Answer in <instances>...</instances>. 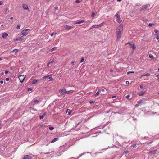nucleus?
I'll list each match as a JSON object with an SVG mask.
<instances>
[{"label": "nucleus", "mask_w": 159, "mask_h": 159, "mask_svg": "<svg viewBox=\"0 0 159 159\" xmlns=\"http://www.w3.org/2000/svg\"><path fill=\"white\" fill-rule=\"evenodd\" d=\"M140 87L141 88H142L143 87V85L142 84V85H141L140 86Z\"/></svg>", "instance_id": "nucleus-49"}, {"label": "nucleus", "mask_w": 159, "mask_h": 159, "mask_svg": "<svg viewBox=\"0 0 159 159\" xmlns=\"http://www.w3.org/2000/svg\"><path fill=\"white\" fill-rule=\"evenodd\" d=\"M134 73V71H129L128 72H127V74H128L130 73Z\"/></svg>", "instance_id": "nucleus-38"}, {"label": "nucleus", "mask_w": 159, "mask_h": 159, "mask_svg": "<svg viewBox=\"0 0 159 159\" xmlns=\"http://www.w3.org/2000/svg\"><path fill=\"white\" fill-rule=\"evenodd\" d=\"M54 61V60L53 59L51 62H49L50 63V64H52Z\"/></svg>", "instance_id": "nucleus-35"}, {"label": "nucleus", "mask_w": 159, "mask_h": 159, "mask_svg": "<svg viewBox=\"0 0 159 159\" xmlns=\"http://www.w3.org/2000/svg\"><path fill=\"white\" fill-rule=\"evenodd\" d=\"M48 79L49 80V81L53 80V78L52 76L49 77Z\"/></svg>", "instance_id": "nucleus-31"}, {"label": "nucleus", "mask_w": 159, "mask_h": 159, "mask_svg": "<svg viewBox=\"0 0 159 159\" xmlns=\"http://www.w3.org/2000/svg\"><path fill=\"white\" fill-rule=\"evenodd\" d=\"M13 19V17H10V19L11 20H12Z\"/></svg>", "instance_id": "nucleus-64"}, {"label": "nucleus", "mask_w": 159, "mask_h": 159, "mask_svg": "<svg viewBox=\"0 0 159 159\" xmlns=\"http://www.w3.org/2000/svg\"><path fill=\"white\" fill-rule=\"evenodd\" d=\"M116 20L118 22L120 23L122 20L120 18V15L118 14H117L116 16Z\"/></svg>", "instance_id": "nucleus-5"}, {"label": "nucleus", "mask_w": 159, "mask_h": 159, "mask_svg": "<svg viewBox=\"0 0 159 159\" xmlns=\"http://www.w3.org/2000/svg\"><path fill=\"white\" fill-rule=\"evenodd\" d=\"M25 78V77L24 75H20L18 77L20 80V82L21 83H22L23 82Z\"/></svg>", "instance_id": "nucleus-3"}, {"label": "nucleus", "mask_w": 159, "mask_h": 159, "mask_svg": "<svg viewBox=\"0 0 159 159\" xmlns=\"http://www.w3.org/2000/svg\"><path fill=\"white\" fill-rule=\"evenodd\" d=\"M22 7L25 10H28L29 9L28 6L26 4H23L22 5Z\"/></svg>", "instance_id": "nucleus-13"}, {"label": "nucleus", "mask_w": 159, "mask_h": 159, "mask_svg": "<svg viewBox=\"0 0 159 159\" xmlns=\"http://www.w3.org/2000/svg\"><path fill=\"white\" fill-rule=\"evenodd\" d=\"M37 80H36V79H34L32 82V84H36L37 83Z\"/></svg>", "instance_id": "nucleus-23"}, {"label": "nucleus", "mask_w": 159, "mask_h": 159, "mask_svg": "<svg viewBox=\"0 0 159 159\" xmlns=\"http://www.w3.org/2000/svg\"><path fill=\"white\" fill-rule=\"evenodd\" d=\"M32 157L30 155H26L24 156L23 159H31Z\"/></svg>", "instance_id": "nucleus-8"}, {"label": "nucleus", "mask_w": 159, "mask_h": 159, "mask_svg": "<svg viewBox=\"0 0 159 159\" xmlns=\"http://www.w3.org/2000/svg\"><path fill=\"white\" fill-rule=\"evenodd\" d=\"M8 35V34L6 33H2V37L3 39L6 38Z\"/></svg>", "instance_id": "nucleus-9"}, {"label": "nucleus", "mask_w": 159, "mask_h": 159, "mask_svg": "<svg viewBox=\"0 0 159 159\" xmlns=\"http://www.w3.org/2000/svg\"><path fill=\"white\" fill-rule=\"evenodd\" d=\"M145 91H141L140 92H138V94L140 96H142L145 93Z\"/></svg>", "instance_id": "nucleus-14"}, {"label": "nucleus", "mask_w": 159, "mask_h": 159, "mask_svg": "<svg viewBox=\"0 0 159 159\" xmlns=\"http://www.w3.org/2000/svg\"><path fill=\"white\" fill-rule=\"evenodd\" d=\"M24 39H23L19 37L18 38H16V41H22Z\"/></svg>", "instance_id": "nucleus-20"}, {"label": "nucleus", "mask_w": 159, "mask_h": 159, "mask_svg": "<svg viewBox=\"0 0 159 159\" xmlns=\"http://www.w3.org/2000/svg\"><path fill=\"white\" fill-rule=\"evenodd\" d=\"M95 13L94 12H92V15H91V17H93L95 15Z\"/></svg>", "instance_id": "nucleus-42"}, {"label": "nucleus", "mask_w": 159, "mask_h": 159, "mask_svg": "<svg viewBox=\"0 0 159 159\" xmlns=\"http://www.w3.org/2000/svg\"><path fill=\"white\" fill-rule=\"evenodd\" d=\"M157 77L158 79L159 80V75H157L156 76Z\"/></svg>", "instance_id": "nucleus-60"}, {"label": "nucleus", "mask_w": 159, "mask_h": 159, "mask_svg": "<svg viewBox=\"0 0 159 159\" xmlns=\"http://www.w3.org/2000/svg\"><path fill=\"white\" fill-rule=\"evenodd\" d=\"M103 23H104V22H103V23H101L100 24H99L98 25H94V26L95 28H98V27H101L102 26H103Z\"/></svg>", "instance_id": "nucleus-11"}, {"label": "nucleus", "mask_w": 159, "mask_h": 159, "mask_svg": "<svg viewBox=\"0 0 159 159\" xmlns=\"http://www.w3.org/2000/svg\"><path fill=\"white\" fill-rule=\"evenodd\" d=\"M58 139L57 138H54L51 142V143H53L57 141Z\"/></svg>", "instance_id": "nucleus-16"}, {"label": "nucleus", "mask_w": 159, "mask_h": 159, "mask_svg": "<svg viewBox=\"0 0 159 159\" xmlns=\"http://www.w3.org/2000/svg\"><path fill=\"white\" fill-rule=\"evenodd\" d=\"M18 35L19 36V37L20 38H22V37H23L24 36H25L23 34L21 33L20 34H19Z\"/></svg>", "instance_id": "nucleus-26"}, {"label": "nucleus", "mask_w": 159, "mask_h": 159, "mask_svg": "<svg viewBox=\"0 0 159 159\" xmlns=\"http://www.w3.org/2000/svg\"><path fill=\"white\" fill-rule=\"evenodd\" d=\"M157 150H154L150 151L149 152V153H152L153 154H155L156 153Z\"/></svg>", "instance_id": "nucleus-15"}, {"label": "nucleus", "mask_w": 159, "mask_h": 159, "mask_svg": "<svg viewBox=\"0 0 159 159\" xmlns=\"http://www.w3.org/2000/svg\"><path fill=\"white\" fill-rule=\"evenodd\" d=\"M39 101L38 100L35 99L33 100V102L35 103V104H37L39 103Z\"/></svg>", "instance_id": "nucleus-21"}, {"label": "nucleus", "mask_w": 159, "mask_h": 159, "mask_svg": "<svg viewBox=\"0 0 159 159\" xmlns=\"http://www.w3.org/2000/svg\"><path fill=\"white\" fill-rule=\"evenodd\" d=\"M0 83L1 84H3V81H2V80H1L0 81Z\"/></svg>", "instance_id": "nucleus-56"}, {"label": "nucleus", "mask_w": 159, "mask_h": 159, "mask_svg": "<svg viewBox=\"0 0 159 159\" xmlns=\"http://www.w3.org/2000/svg\"><path fill=\"white\" fill-rule=\"evenodd\" d=\"M71 112V111L70 109H68L66 111V113H67L68 115H69L70 114Z\"/></svg>", "instance_id": "nucleus-24"}, {"label": "nucleus", "mask_w": 159, "mask_h": 159, "mask_svg": "<svg viewBox=\"0 0 159 159\" xmlns=\"http://www.w3.org/2000/svg\"><path fill=\"white\" fill-rule=\"evenodd\" d=\"M32 90V88H28V90H27L28 91H31Z\"/></svg>", "instance_id": "nucleus-37"}, {"label": "nucleus", "mask_w": 159, "mask_h": 159, "mask_svg": "<svg viewBox=\"0 0 159 159\" xmlns=\"http://www.w3.org/2000/svg\"><path fill=\"white\" fill-rule=\"evenodd\" d=\"M93 102V101H90V103L91 104H92Z\"/></svg>", "instance_id": "nucleus-61"}, {"label": "nucleus", "mask_w": 159, "mask_h": 159, "mask_svg": "<svg viewBox=\"0 0 159 159\" xmlns=\"http://www.w3.org/2000/svg\"><path fill=\"white\" fill-rule=\"evenodd\" d=\"M154 25V24L152 23H150L149 24V26L150 27V26H151L152 25Z\"/></svg>", "instance_id": "nucleus-36"}, {"label": "nucleus", "mask_w": 159, "mask_h": 159, "mask_svg": "<svg viewBox=\"0 0 159 159\" xmlns=\"http://www.w3.org/2000/svg\"><path fill=\"white\" fill-rule=\"evenodd\" d=\"M85 21V20H82L80 21H76L75 22V24H80L84 22Z\"/></svg>", "instance_id": "nucleus-12"}, {"label": "nucleus", "mask_w": 159, "mask_h": 159, "mask_svg": "<svg viewBox=\"0 0 159 159\" xmlns=\"http://www.w3.org/2000/svg\"><path fill=\"white\" fill-rule=\"evenodd\" d=\"M84 61V58L82 57L81 59V60L80 61V62H81V63L83 62Z\"/></svg>", "instance_id": "nucleus-34"}, {"label": "nucleus", "mask_w": 159, "mask_h": 159, "mask_svg": "<svg viewBox=\"0 0 159 159\" xmlns=\"http://www.w3.org/2000/svg\"><path fill=\"white\" fill-rule=\"evenodd\" d=\"M49 64H50V63L49 62H48L47 64V66L48 67H49Z\"/></svg>", "instance_id": "nucleus-53"}, {"label": "nucleus", "mask_w": 159, "mask_h": 159, "mask_svg": "<svg viewBox=\"0 0 159 159\" xmlns=\"http://www.w3.org/2000/svg\"><path fill=\"white\" fill-rule=\"evenodd\" d=\"M132 146L134 148H136L137 147L136 145V144H134Z\"/></svg>", "instance_id": "nucleus-45"}, {"label": "nucleus", "mask_w": 159, "mask_h": 159, "mask_svg": "<svg viewBox=\"0 0 159 159\" xmlns=\"http://www.w3.org/2000/svg\"><path fill=\"white\" fill-rule=\"evenodd\" d=\"M123 26L119 25L116 30V36L117 40H119L121 37L123 31Z\"/></svg>", "instance_id": "nucleus-1"}, {"label": "nucleus", "mask_w": 159, "mask_h": 159, "mask_svg": "<svg viewBox=\"0 0 159 159\" xmlns=\"http://www.w3.org/2000/svg\"><path fill=\"white\" fill-rule=\"evenodd\" d=\"M142 101L141 100H139L137 102V104L138 105H140L141 103L142 102Z\"/></svg>", "instance_id": "nucleus-27"}, {"label": "nucleus", "mask_w": 159, "mask_h": 159, "mask_svg": "<svg viewBox=\"0 0 159 159\" xmlns=\"http://www.w3.org/2000/svg\"><path fill=\"white\" fill-rule=\"evenodd\" d=\"M150 4H147L145 5H143L140 8V11H142L150 7Z\"/></svg>", "instance_id": "nucleus-2"}, {"label": "nucleus", "mask_w": 159, "mask_h": 159, "mask_svg": "<svg viewBox=\"0 0 159 159\" xmlns=\"http://www.w3.org/2000/svg\"><path fill=\"white\" fill-rule=\"evenodd\" d=\"M144 139L146 140H148V137H144Z\"/></svg>", "instance_id": "nucleus-57"}, {"label": "nucleus", "mask_w": 159, "mask_h": 159, "mask_svg": "<svg viewBox=\"0 0 159 159\" xmlns=\"http://www.w3.org/2000/svg\"><path fill=\"white\" fill-rule=\"evenodd\" d=\"M124 152L125 153H129V151L127 150H125L124 151Z\"/></svg>", "instance_id": "nucleus-40"}, {"label": "nucleus", "mask_w": 159, "mask_h": 159, "mask_svg": "<svg viewBox=\"0 0 159 159\" xmlns=\"http://www.w3.org/2000/svg\"><path fill=\"white\" fill-rule=\"evenodd\" d=\"M20 27V24H19L16 27V29H19Z\"/></svg>", "instance_id": "nucleus-33"}, {"label": "nucleus", "mask_w": 159, "mask_h": 159, "mask_svg": "<svg viewBox=\"0 0 159 159\" xmlns=\"http://www.w3.org/2000/svg\"><path fill=\"white\" fill-rule=\"evenodd\" d=\"M47 114V113L46 112H45L44 113H43V114H42V115H40L39 116V118L40 119H43L45 116Z\"/></svg>", "instance_id": "nucleus-10"}, {"label": "nucleus", "mask_w": 159, "mask_h": 159, "mask_svg": "<svg viewBox=\"0 0 159 159\" xmlns=\"http://www.w3.org/2000/svg\"><path fill=\"white\" fill-rule=\"evenodd\" d=\"M49 153H50L49 152H47L46 153H45V154H49Z\"/></svg>", "instance_id": "nucleus-62"}, {"label": "nucleus", "mask_w": 159, "mask_h": 159, "mask_svg": "<svg viewBox=\"0 0 159 159\" xmlns=\"http://www.w3.org/2000/svg\"><path fill=\"white\" fill-rule=\"evenodd\" d=\"M74 63H75V62L74 61H73V62H71V64H72L73 65L74 64Z\"/></svg>", "instance_id": "nucleus-58"}, {"label": "nucleus", "mask_w": 159, "mask_h": 159, "mask_svg": "<svg viewBox=\"0 0 159 159\" xmlns=\"http://www.w3.org/2000/svg\"><path fill=\"white\" fill-rule=\"evenodd\" d=\"M57 34L55 33V34L54 33H53L51 34V36H53L54 35H56Z\"/></svg>", "instance_id": "nucleus-41"}, {"label": "nucleus", "mask_w": 159, "mask_h": 159, "mask_svg": "<svg viewBox=\"0 0 159 159\" xmlns=\"http://www.w3.org/2000/svg\"><path fill=\"white\" fill-rule=\"evenodd\" d=\"M7 10H8V9H6V10H5V12H6L7 11Z\"/></svg>", "instance_id": "nucleus-63"}, {"label": "nucleus", "mask_w": 159, "mask_h": 159, "mask_svg": "<svg viewBox=\"0 0 159 159\" xmlns=\"http://www.w3.org/2000/svg\"><path fill=\"white\" fill-rule=\"evenodd\" d=\"M156 39H157V40H159V35L157 36L156 37Z\"/></svg>", "instance_id": "nucleus-48"}, {"label": "nucleus", "mask_w": 159, "mask_h": 159, "mask_svg": "<svg viewBox=\"0 0 159 159\" xmlns=\"http://www.w3.org/2000/svg\"><path fill=\"white\" fill-rule=\"evenodd\" d=\"M126 83L127 84H129V82L128 81H126Z\"/></svg>", "instance_id": "nucleus-52"}, {"label": "nucleus", "mask_w": 159, "mask_h": 159, "mask_svg": "<svg viewBox=\"0 0 159 159\" xmlns=\"http://www.w3.org/2000/svg\"><path fill=\"white\" fill-rule=\"evenodd\" d=\"M29 30V29H24L22 31V33L23 34V35H24V36H25L28 34V33L27 32V31Z\"/></svg>", "instance_id": "nucleus-7"}, {"label": "nucleus", "mask_w": 159, "mask_h": 159, "mask_svg": "<svg viewBox=\"0 0 159 159\" xmlns=\"http://www.w3.org/2000/svg\"><path fill=\"white\" fill-rule=\"evenodd\" d=\"M65 28L67 29H70L72 28V27L68 25H66L65 26Z\"/></svg>", "instance_id": "nucleus-19"}, {"label": "nucleus", "mask_w": 159, "mask_h": 159, "mask_svg": "<svg viewBox=\"0 0 159 159\" xmlns=\"http://www.w3.org/2000/svg\"><path fill=\"white\" fill-rule=\"evenodd\" d=\"M127 44H129L131 46V48H132L133 49H135L136 48V47L134 43L132 42H128Z\"/></svg>", "instance_id": "nucleus-4"}, {"label": "nucleus", "mask_w": 159, "mask_h": 159, "mask_svg": "<svg viewBox=\"0 0 159 159\" xmlns=\"http://www.w3.org/2000/svg\"><path fill=\"white\" fill-rule=\"evenodd\" d=\"M116 97V96H112L111 97H110V98H115Z\"/></svg>", "instance_id": "nucleus-54"}, {"label": "nucleus", "mask_w": 159, "mask_h": 159, "mask_svg": "<svg viewBox=\"0 0 159 159\" xmlns=\"http://www.w3.org/2000/svg\"><path fill=\"white\" fill-rule=\"evenodd\" d=\"M75 2L77 3H79L80 2V1L79 0H76Z\"/></svg>", "instance_id": "nucleus-43"}, {"label": "nucleus", "mask_w": 159, "mask_h": 159, "mask_svg": "<svg viewBox=\"0 0 159 159\" xmlns=\"http://www.w3.org/2000/svg\"><path fill=\"white\" fill-rule=\"evenodd\" d=\"M9 80V79L8 78H6V80L7 81H8Z\"/></svg>", "instance_id": "nucleus-44"}, {"label": "nucleus", "mask_w": 159, "mask_h": 159, "mask_svg": "<svg viewBox=\"0 0 159 159\" xmlns=\"http://www.w3.org/2000/svg\"><path fill=\"white\" fill-rule=\"evenodd\" d=\"M99 94V92H97L95 94V96H97Z\"/></svg>", "instance_id": "nucleus-39"}, {"label": "nucleus", "mask_w": 159, "mask_h": 159, "mask_svg": "<svg viewBox=\"0 0 159 159\" xmlns=\"http://www.w3.org/2000/svg\"><path fill=\"white\" fill-rule=\"evenodd\" d=\"M19 51V50L18 49H15L13 50V51H12V52H14L15 53H17Z\"/></svg>", "instance_id": "nucleus-18"}, {"label": "nucleus", "mask_w": 159, "mask_h": 159, "mask_svg": "<svg viewBox=\"0 0 159 159\" xmlns=\"http://www.w3.org/2000/svg\"><path fill=\"white\" fill-rule=\"evenodd\" d=\"M3 2L2 1H0V5H2L3 4Z\"/></svg>", "instance_id": "nucleus-46"}, {"label": "nucleus", "mask_w": 159, "mask_h": 159, "mask_svg": "<svg viewBox=\"0 0 159 159\" xmlns=\"http://www.w3.org/2000/svg\"><path fill=\"white\" fill-rule=\"evenodd\" d=\"M105 89H102L101 90V91L102 92H104L105 90Z\"/></svg>", "instance_id": "nucleus-59"}, {"label": "nucleus", "mask_w": 159, "mask_h": 159, "mask_svg": "<svg viewBox=\"0 0 159 159\" xmlns=\"http://www.w3.org/2000/svg\"><path fill=\"white\" fill-rule=\"evenodd\" d=\"M149 58L151 59H154V57L151 54H150L149 55Z\"/></svg>", "instance_id": "nucleus-25"}, {"label": "nucleus", "mask_w": 159, "mask_h": 159, "mask_svg": "<svg viewBox=\"0 0 159 159\" xmlns=\"http://www.w3.org/2000/svg\"><path fill=\"white\" fill-rule=\"evenodd\" d=\"M150 75V73H147L146 74H145V75H143L141 76V78H142L144 76H149Z\"/></svg>", "instance_id": "nucleus-22"}, {"label": "nucleus", "mask_w": 159, "mask_h": 159, "mask_svg": "<svg viewBox=\"0 0 159 159\" xmlns=\"http://www.w3.org/2000/svg\"><path fill=\"white\" fill-rule=\"evenodd\" d=\"M50 130H52L54 129V128L52 126H51L49 128Z\"/></svg>", "instance_id": "nucleus-29"}, {"label": "nucleus", "mask_w": 159, "mask_h": 159, "mask_svg": "<svg viewBox=\"0 0 159 159\" xmlns=\"http://www.w3.org/2000/svg\"><path fill=\"white\" fill-rule=\"evenodd\" d=\"M57 47H53V48H52V49H50V51L51 52H53L54 51L57 49Z\"/></svg>", "instance_id": "nucleus-17"}, {"label": "nucleus", "mask_w": 159, "mask_h": 159, "mask_svg": "<svg viewBox=\"0 0 159 159\" xmlns=\"http://www.w3.org/2000/svg\"><path fill=\"white\" fill-rule=\"evenodd\" d=\"M60 92L61 94H67V91L64 89L60 90Z\"/></svg>", "instance_id": "nucleus-6"}, {"label": "nucleus", "mask_w": 159, "mask_h": 159, "mask_svg": "<svg viewBox=\"0 0 159 159\" xmlns=\"http://www.w3.org/2000/svg\"><path fill=\"white\" fill-rule=\"evenodd\" d=\"M152 142H153V141H152L150 142H146V143H145V144H146V145H148L149 144H151Z\"/></svg>", "instance_id": "nucleus-32"}, {"label": "nucleus", "mask_w": 159, "mask_h": 159, "mask_svg": "<svg viewBox=\"0 0 159 159\" xmlns=\"http://www.w3.org/2000/svg\"><path fill=\"white\" fill-rule=\"evenodd\" d=\"M58 9V7H56L55 8V9L56 10H57Z\"/></svg>", "instance_id": "nucleus-51"}, {"label": "nucleus", "mask_w": 159, "mask_h": 159, "mask_svg": "<svg viewBox=\"0 0 159 159\" xmlns=\"http://www.w3.org/2000/svg\"><path fill=\"white\" fill-rule=\"evenodd\" d=\"M49 76V75H48L44 76L43 77L42 79V80H44L46 78H47Z\"/></svg>", "instance_id": "nucleus-30"}, {"label": "nucleus", "mask_w": 159, "mask_h": 159, "mask_svg": "<svg viewBox=\"0 0 159 159\" xmlns=\"http://www.w3.org/2000/svg\"><path fill=\"white\" fill-rule=\"evenodd\" d=\"M73 92V90H70L69 91H67V94H69L70 93H72Z\"/></svg>", "instance_id": "nucleus-28"}, {"label": "nucleus", "mask_w": 159, "mask_h": 159, "mask_svg": "<svg viewBox=\"0 0 159 159\" xmlns=\"http://www.w3.org/2000/svg\"><path fill=\"white\" fill-rule=\"evenodd\" d=\"M154 32L155 33H157L158 32V30H157L156 29L154 30Z\"/></svg>", "instance_id": "nucleus-47"}, {"label": "nucleus", "mask_w": 159, "mask_h": 159, "mask_svg": "<svg viewBox=\"0 0 159 159\" xmlns=\"http://www.w3.org/2000/svg\"><path fill=\"white\" fill-rule=\"evenodd\" d=\"M8 72V70H6V71H5V73L6 74H7Z\"/></svg>", "instance_id": "nucleus-55"}, {"label": "nucleus", "mask_w": 159, "mask_h": 159, "mask_svg": "<svg viewBox=\"0 0 159 159\" xmlns=\"http://www.w3.org/2000/svg\"><path fill=\"white\" fill-rule=\"evenodd\" d=\"M129 97H130V95H128L126 96V98H128Z\"/></svg>", "instance_id": "nucleus-50"}]
</instances>
